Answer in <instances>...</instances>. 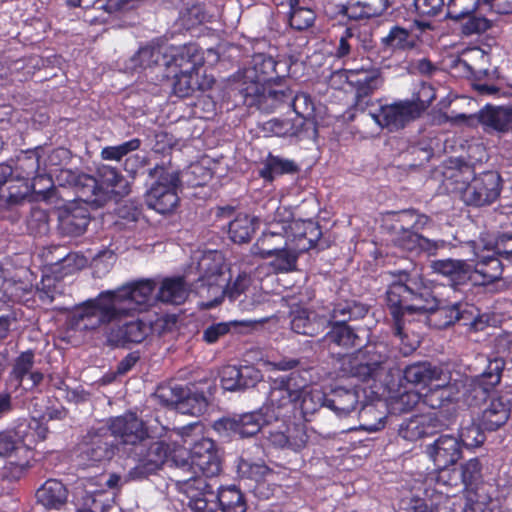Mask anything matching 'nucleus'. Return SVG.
Instances as JSON below:
<instances>
[{"label":"nucleus","instance_id":"obj_1","mask_svg":"<svg viewBox=\"0 0 512 512\" xmlns=\"http://www.w3.org/2000/svg\"><path fill=\"white\" fill-rule=\"evenodd\" d=\"M155 287L154 281L146 279L101 292L75 307L68 325L74 331L92 332L133 312L145 311L158 301Z\"/></svg>","mask_w":512,"mask_h":512},{"label":"nucleus","instance_id":"obj_2","mask_svg":"<svg viewBox=\"0 0 512 512\" xmlns=\"http://www.w3.org/2000/svg\"><path fill=\"white\" fill-rule=\"evenodd\" d=\"M387 301L394 319L395 336L400 341V350L408 355L419 346L420 336L414 332L409 335L406 323L424 320L427 313L437 310L438 302L416 271L411 274L401 272L399 279L393 281L388 288Z\"/></svg>","mask_w":512,"mask_h":512},{"label":"nucleus","instance_id":"obj_3","mask_svg":"<svg viewBox=\"0 0 512 512\" xmlns=\"http://www.w3.org/2000/svg\"><path fill=\"white\" fill-rule=\"evenodd\" d=\"M292 380L271 379L266 402L259 410L238 418L220 419L214 423L215 430L227 436L250 437L257 434L264 425L289 417L295 408L293 400L297 396L296 383Z\"/></svg>","mask_w":512,"mask_h":512},{"label":"nucleus","instance_id":"obj_4","mask_svg":"<svg viewBox=\"0 0 512 512\" xmlns=\"http://www.w3.org/2000/svg\"><path fill=\"white\" fill-rule=\"evenodd\" d=\"M198 270L201 277L196 284L195 291L203 299L201 306L204 308L216 306L225 295L236 298L250 283L249 276L242 273L230 285V269L226 265L223 255L217 251L204 253L198 261Z\"/></svg>","mask_w":512,"mask_h":512},{"label":"nucleus","instance_id":"obj_5","mask_svg":"<svg viewBox=\"0 0 512 512\" xmlns=\"http://www.w3.org/2000/svg\"><path fill=\"white\" fill-rule=\"evenodd\" d=\"M276 61L266 54H255L249 64L239 73V89L249 104L261 103L267 98L281 101L288 97V90L280 85L282 77L277 71Z\"/></svg>","mask_w":512,"mask_h":512},{"label":"nucleus","instance_id":"obj_6","mask_svg":"<svg viewBox=\"0 0 512 512\" xmlns=\"http://www.w3.org/2000/svg\"><path fill=\"white\" fill-rule=\"evenodd\" d=\"M478 259L474 269L464 260L443 259L431 263L434 273L445 277L452 285H461L471 282L473 285H487L501 276V267L498 259L480 253V247H474Z\"/></svg>","mask_w":512,"mask_h":512},{"label":"nucleus","instance_id":"obj_7","mask_svg":"<svg viewBox=\"0 0 512 512\" xmlns=\"http://www.w3.org/2000/svg\"><path fill=\"white\" fill-rule=\"evenodd\" d=\"M184 444H191L189 460L180 459L179 468H197L208 477L217 475L221 470L219 451L213 440L203 435V426L196 422L176 431Z\"/></svg>","mask_w":512,"mask_h":512},{"label":"nucleus","instance_id":"obj_8","mask_svg":"<svg viewBox=\"0 0 512 512\" xmlns=\"http://www.w3.org/2000/svg\"><path fill=\"white\" fill-rule=\"evenodd\" d=\"M405 379L412 384L426 388L422 394L423 401L433 409L444 406L445 400H450L456 390V384H450V374L429 363H415L404 371Z\"/></svg>","mask_w":512,"mask_h":512},{"label":"nucleus","instance_id":"obj_9","mask_svg":"<svg viewBox=\"0 0 512 512\" xmlns=\"http://www.w3.org/2000/svg\"><path fill=\"white\" fill-rule=\"evenodd\" d=\"M289 228L291 233H296V240L268 256L269 267L274 273L295 270L299 253L311 249L321 237L319 226L312 220H293Z\"/></svg>","mask_w":512,"mask_h":512},{"label":"nucleus","instance_id":"obj_10","mask_svg":"<svg viewBox=\"0 0 512 512\" xmlns=\"http://www.w3.org/2000/svg\"><path fill=\"white\" fill-rule=\"evenodd\" d=\"M156 181L146 193L148 207L160 214L172 212L178 205L180 173L173 167L157 166L150 172Z\"/></svg>","mask_w":512,"mask_h":512},{"label":"nucleus","instance_id":"obj_11","mask_svg":"<svg viewBox=\"0 0 512 512\" xmlns=\"http://www.w3.org/2000/svg\"><path fill=\"white\" fill-rule=\"evenodd\" d=\"M463 179L456 176L455 191L460 194L462 200L468 205L483 206L494 202L500 194V177L497 173L489 171L479 176L469 177L472 171L466 168L460 172Z\"/></svg>","mask_w":512,"mask_h":512},{"label":"nucleus","instance_id":"obj_12","mask_svg":"<svg viewBox=\"0 0 512 512\" xmlns=\"http://www.w3.org/2000/svg\"><path fill=\"white\" fill-rule=\"evenodd\" d=\"M289 217L290 212L286 208L277 209V216L252 246V255L268 259L269 255L275 254L296 240V233H291L289 228L294 219Z\"/></svg>","mask_w":512,"mask_h":512},{"label":"nucleus","instance_id":"obj_13","mask_svg":"<svg viewBox=\"0 0 512 512\" xmlns=\"http://www.w3.org/2000/svg\"><path fill=\"white\" fill-rule=\"evenodd\" d=\"M158 397L181 414L200 416L206 412L208 407L205 396L190 388L178 386L162 388L158 391Z\"/></svg>","mask_w":512,"mask_h":512},{"label":"nucleus","instance_id":"obj_14","mask_svg":"<svg viewBox=\"0 0 512 512\" xmlns=\"http://www.w3.org/2000/svg\"><path fill=\"white\" fill-rule=\"evenodd\" d=\"M369 114L379 127L394 131L419 117V110L412 102L404 100L381 105Z\"/></svg>","mask_w":512,"mask_h":512},{"label":"nucleus","instance_id":"obj_15","mask_svg":"<svg viewBox=\"0 0 512 512\" xmlns=\"http://www.w3.org/2000/svg\"><path fill=\"white\" fill-rule=\"evenodd\" d=\"M163 66L174 67L178 72H204V57L195 44L165 47Z\"/></svg>","mask_w":512,"mask_h":512},{"label":"nucleus","instance_id":"obj_16","mask_svg":"<svg viewBox=\"0 0 512 512\" xmlns=\"http://www.w3.org/2000/svg\"><path fill=\"white\" fill-rule=\"evenodd\" d=\"M426 453L437 468H448L462 457V449L457 437L441 435L426 447Z\"/></svg>","mask_w":512,"mask_h":512},{"label":"nucleus","instance_id":"obj_17","mask_svg":"<svg viewBox=\"0 0 512 512\" xmlns=\"http://www.w3.org/2000/svg\"><path fill=\"white\" fill-rule=\"evenodd\" d=\"M296 383L297 396L293 400L295 408L288 418L295 415L296 410L299 408L303 417L313 414L323 405H327V400L324 393L318 387L307 388L304 385V380L300 381L298 374L292 373L289 376H281L277 379H291Z\"/></svg>","mask_w":512,"mask_h":512},{"label":"nucleus","instance_id":"obj_18","mask_svg":"<svg viewBox=\"0 0 512 512\" xmlns=\"http://www.w3.org/2000/svg\"><path fill=\"white\" fill-rule=\"evenodd\" d=\"M150 334L149 324L137 319L109 327L106 331V340L112 346H125L129 343H141Z\"/></svg>","mask_w":512,"mask_h":512},{"label":"nucleus","instance_id":"obj_19","mask_svg":"<svg viewBox=\"0 0 512 512\" xmlns=\"http://www.w3.org/2000/svg\"><path fill=\"white\" fill-rule=\"evenodd\" d=\"M288 418H280L282 425L268 431V439L274 446L298 452L306 447L308 435L304 425L287 424Z\"/></svg>","mask_w":512,"mask_h":512},{"label":"nucleus","instance_id":"obj_20","mask_svg":"<svg viewBox=\"0 0 512 512\" xmlns=\"http://www.w3.org/2000/svg\"><path fill=\"white\" fill-rule=\"evenodd\" d=\"M262 379V373L254 366H224L220 372L223 389L236 391L255 386Z\"/></svg>","mask_w":512,"mask_h":512},{"label":"nucleus","instance_id":"obj_21","mask_svg":"<svg viewBox=\"0 0 512 512\" xmlns=\"http://www.w3.org/2000/svg\"><path fill=\"white\" fill-rule=\"evenodd\" d=\"M109 429L112 435L119 438L124 444H135L150 436V427L144 426L143 422L133 413L113 419Z\"/></svg>","mask_w":512,"mask_h":512},{"label":"nucleus","instance_id":"obj_22","mask_svg":"<svg viewBox=\"0 0 512 512\" xmlns=\"http://www.w3.org/2000/svg\"><path fill=\"white\" fill-rule=\"evenodd\" d=\"M510 412L511 403L507 396H492L482 412L480 425L485 430H496L507 422Z\"/></svg>","mask_w":512,"mask_h":512},{"label":"nucleus","instance_id":"obj_23","mask_svg":"<svg viewBox=\"0 0 512 512\" xmlns=\"http://www.w3.org/2000/svg\"><path fill=\"white\" fill-rule=\"evenodd\" d=\"M431 29V23L423 20H415L409 29L399 26L393 27L389 34L383 38V42L392 49H407L414 45L415 38L422 32Z\"/></svg>","mask_w":512,"mask_h":512},{"label":"nucleus","instance_id":"obj_24","mask_svg":"<svg viewBox=\"0 0 512 512\" xmlns=\"http://www.w3.org/2000/svg\"><path fill=\"white\" fill-rule=\"evenodd\" d=\"M213 82V77L205 72H177L173 91L179 97H188L198 90L209 89Z\"/></svg>","mask_w":512,"mask_h":512},{"label":"nucleus","instance_id":"obj_25","mask_svg":"<svg viewBox=\"0 0 512 512\" xmlns=\"http://www.w3.org/2000/svg\"><path fill=\"white\" fill-rule=\"evenodd\" d=\"M291 328L298 334L315 336L322 331L327 325L329 320L324 315H316L307 309H297L291 313Z\"/></svg>","mask_w":512,"mask_h":512},{"label":"nucleus","instance_id":"obj_26","mask_svg":"<svg viewBox=\"0 0 512 512\" xmlns=\"http://www.w3.org/2000/svg\"><path fill=\"white\" fill-rule=\"evenodd\" d=\"M440 427L435 414L417 415L401 425L400 435L409 441H415L436 432Z\"/></svg>","mask_w":512,"mask_h":512},{"label":"nucleus","instance_id":"obj_27","mask_svg":"<svg viewBox=\"0 0 512 512\" xmlns=\"http://www.w3.org/2000/svg\"><path fill=\"white\" fill-rule=\"evenodd\" d=\"M347 79L356 88L358 96H367L379 89L383 79L379 69L360 68L348 72Z\"/></svg>","mask_w":512,"mask_h":512},{"label":"nucleus","instance_id":"obj_28","mask_svg":"<svg viewBox=\"0 0 512 512\" xmlns=\"http://www.w3.org/2000/svg\"><path fill=\"white\" fill-rule=\"evenodd\" d=\"M459 482L456 469L438 468L436 472L427 477L425 494L428 497H433L434 493L448 497L450 489L457 486Z\"/></svg>","mask_w":512,"mask_h":512},{"label":"nucleus","instance_id":"obj_29","mask_svg":"<svg viewBox=\"0 0 512 512\" xmlns=\"http://www.w3.org/2000/svg\"><path fill=\"white\" fill-rule=\"evenodd\" d=\"M482 125L499 132L512 131V106H487L478 114Z\"/></svg>","mask_w":512,"mask_h":512},{"label":"nucleus","instance_id":"obj_30","mask_svg":"<svg viewBox=\"0 0 512 512\" xmlns=\"http://www.w3.org/2000/svg\"><path fill=\"white\" fill-rule=\"evenodd\" d=\"M388 7V0H350L344 6V14L354 20L381 15Z\"/></svg>","mask_w":512,"mask_h":512},{"label":"nucleus","instance_id":"obj_31","mask_svg":"<svg viewBox=\"0 0 512 512\" xmlns=\"http://www.w3.org/2000/svg\"><path fill=\"white\" fill-rule=\"evenodd\" d=\"M39 503L48 509H59L65 504L68 491L66 487L58 480H47L36 493Z\"/></svg>","mask_w":512,"mask_h":512},{"label":"nucleus","instance_id":"obj_32","mask_svg":"<svg viewBox=\"0 0 512 512\" xmlns=\"http://www.w3.org/2000/svg\"><path fill=\"white\" fill-rule=\"evenodd\" d=\"M188 294L189 290L183 278H165L158 288L157 299L163 303L179 305L185 302Z\"/></svg>","mask_w":512,"mask_h":512},{"label":"nucleus","instance_id":"obj_33","mask_svg":"<svg viewBox=\"0 0 512 512\" xmlns=\"http://www.w3.org/2000/svg\"><path fill=\"white\" fill-rule=\"evenodd\" d=\"M213 512H245L246 505L243 496L235 487L221 488L216 494V500L210 503Z\"/></svg>","mask_w":512,"mask_h":512},{"label":"nucleus","instance_id":"obj_34","mask_svg":"<svg viewBox=\"0 0 512 512\" xmlns=\"http://www.w3.org/2000/svg\"><path fill=\"white\" fill-rule=\"evenodd\" d=\"M476 246L480 247V253L485 256L498 259L501 268V261L512 263V235H502L495 242L481 239Z\"/></svg>","mask_w":512,"mask_h":512},{"label":"nucleus","instance_id":"obj_35","mask_svg":"<svg viewBox=\"0 0 512 512\" xmlns=\"http://www.w3.org/2000/svg\"><path fill=\"white\" fill-rule=\"evenodd\" d=\"M99 184L102 187L103 196L105 201L110 198L112 194L123 195L128 193L127 182L118 174L117 170L110 166H102L98 170Z\"/></svg>","mask_w":512,"mask_h":512},{"label":"nucleus","instance_id":"obj_36","mask_svg":"<svg viewBox=\"0 0 512 512\" xmlns=\"http://www.w3.org/2000/svg\"><path fill=\"white\" fill-rule=\"evenodd\" d=\"M451 314V319L446 324H451L452 319L462 320L464 325L478 331L484 329L489 323V317L487 315H479L477 308L472 305H465L464 308L461 305H455L451 309Z\"/></svg>","mask_w":512,"mask_h":512},{"label":"nucleus","instance_id":"obj_37","mask_svg":"<svg viewBox=\"0 0 512 512\" xmlns=\"http://www.w3.org/2000/svg\"><path fill=\"white\" fill-rule=\"evenodd\" d=\"M75 188L77 189L79 198L87 203L102 205L105 202V196H103L99 180L92 176L86 174L79 175L78 185H76Z\"/></svg>","mask_w":512,"mask_h":512},{"label":"nucleus","instance_id":"obj_38","mask_svg":"<svg viewBox=\"0 0 512 512\" xmlns=\"http://www.w3.org/2000/svg\"><path fill=\"white\" fill-rule=\"evenodd\" d=\"M256 218L248 214H239L229 224V236L235 243H244L250 240L255 232Z\"/></svg>","mask_w":512,"mask_h":512},{"label":"nucleus","instance_id":"obj_39","mask_svg":"<svg viewBox=\"0 0 512 512\" xmlns=\"http://www.w3.org/2000/svg\"><path fill=\"white\" fill-rule=\"evenodd\" d=\"M103 488L98 489L92 482L85 485L83 491L77 492V512H98L104 508L101 500L97 497L101 496Z\"/></svg>","mask_w":512,"mask_h":512},{"label":"nucleus","instance_id":"obj_40","mask_svg":"<svg viewBox=\"0 0 512 512\" xmlns=\"http://www.w3.org/2000/svg\"><path fill=\"white\" fill-rule=\"evenodd\" d=\"M33 358L34 355L32 352H24L16 359L13 368V375L20 382L24 381L25 375L29 374L27 378V380L30 382L28 386L29 388H32L40 383L43 378V375L40 372H30L33 366Z\"/></svg>","mask_w":512,"mask_h":512},{"label":"nucleus","instance_id":"obj_41","mask_svg":"<svg viewBox=\"0 0 512 512\" xmlns=\"http://www.w3.org/2000/svg\"><path fill=\"white\" fill-rule=\"evenodd\" d=\"M357 402L358 397L355 392L340 388L335 390L332 398L327 400V406L343 416L352 412Z\"/></svg>","mask_w":512,"mask_h":512},{"label":"nucleus","instance_id":"obj_42","mask_svg":"<svg viewBox=\"0 0 512 512\" xmlns=\"http://www.w3.org/2000/svg\"><path fill=\"white\" fill-rule=\"evenodd\" d=\"M459 481L467 488L473 489L482 480V463L479 458H471L458 467Z\"/></svg>","mask_w":512,"mask_h":512},{"label":"nucleus","instance_id":"obj_43","mask_svg":"<svg viewBox=\"0 0 512 512\" xmlns=\"http://www.w3.org/2000/svg\"><path fill=\"white\" fill-rule=\"evenodd\" d=\"M295 169L296 166L292 161L270 155L260 170V175L264 179L272 181L275 176L293 172Z\"/></svg>","mask_w":512,"mask_h":512},{"label":"nucleus","instance_id":"obj_44","mask_svg":"<svg viewBox=\"0 0 512 512\" xmlns=\"http://www.w3.org/2000/svg\"><path fill=\"white\" fill-rule=\"evenodd\" d=\"M328 336L339 346L355 347L361 345L359 336L354 333L351 327L343 324L342 320L333 324L331 331L328 333Z\"/></svg>","mask_w":512,"mask_h":512},{"label":"nucleus","instance_id":"obj_45","mask_svg":"<svg viewBox=\"0 0 512 512\" xmlns=\"http://www.w3.org/2000/svg\"><path fill=\"white\" fill-rule=\"evenodd\" d=\"M179 450L176 446L171 447L169 444L161 441L155 443L149 452V460L154 463L156 467L164 464L166 461H173L177 467L180 465L178 457Z\"/></svg>","mask_w":512,"mask_h":512},{"label":"nucleus","instance_id":"obj_46","mask_svg":"<svg viewBox=\"0 0 512 512\" xmlns=\"http://www.w3.org/2000/svg\"><path fill=\"white\" fill-rule=\"evenodd\" d=\"M482 428L480 424L477 425L474 423L462 426L458 437L460 445H463L467 449H474L481 446L485 441Z\"/></svg>","mask_w":512,"mask_h":512},{"label":"nucleus","instance_id":"obj_47","mask_svg":"<svg viewBox=\"0 0 512 512\" xmlns=\"http://www.w3.org/2000/svg\"><path fill=\"white\" fill-rule=\"evenodd\" d=\"M41 181H46L51 184L49 178H45L43 175H38L34 179V184L31 185L27 181H20L17 185L10 186L9 195L7 197V203L9 205H18L22 203L32 192V189Z\"/></svg>","mask_w":512,"mask_h":512},{"label":"nucleus","instance_id":"obj_48","mask_svg":"<svg viewBox=\"0 0 512 512\" xmlns=\"http://www.w3.org/2000/svg\"><path fill=\"white\" fill-rule=\"evenodd\" d=\"M366 312L365 307L356 303H339L333 309L331 317L327 318L329 320L328 324L331 323L332 320H334L335 323L342 320V323L345 324L346 320L362 317Z\"/></svg>","mask_w":512,"mask_h":512},{"label":"nucleus","instance_id":"obj_49","mask_svg":"<svg viewBox=\"0 0 512 512\" xmlns=\"http://www.w3.org/2000/svg\"><path fill=\"white\" fill-rule=\"evenodd\" d=\"M297 0H290V25L297 30L310 27L315 20V13L309 8L296 7Z\"/></svg>","mask_w":512,"mask_h":512},{"label":"nucleus","instance_id":"obj_50","mask_svg":"<svg viewBox=\"0 0 512 512\" xmlns=\"http://www.w3.org/2000/svg\"><path fill=\"white\" fill-rule=\"evenodd\" d=\"M237 468L241 477L252 479L256 482L265 479L271 473V470L263 463L250 462L244 459L239 461Z\"/></svg>","mask_w":512,"mask_h":512},{"label":"nucleus","instance_id":"obj_51","mask_svg":"<svg viewBox=\"0 0 512 512\" xmlns=\"http://www.w3.org/2000/svg\"><path fill=\"white\" fill-rule=\"evenodd\" d=\"M479 0H449L447 15L451 19L460 20L472 14L478 7Z\"/></svg>","mask_w":512,"mask_h":512},{"label":"nucleus","instance_id":"obj_52","mask_svg":"<svg viewBox=\"0 0 512 512\" xmlns=\"http://www.w3.org/2000/svg\"><path fill=\"white\" fill-rule=\"evenodd\" d=\"M165 53V47H143L141 48L133 61L140 67L147 68L153 64L163 65L162 57Z\"/></svg>","mask_w":512,"mask_h":512},{"label":"nucleus","instance_id":"obj_53","mask_svg":"<svg viewBox=\"0 0 512 512\" xmlns=\"http://www.w3.org/2000/svg\"><path fill=\"white\" fill-rule=\"evenodd\" d=\"M484 490V487H481L468 492L467 503L463 512H490L491 499L485 494Z\"/></svg>","mask_w":512,"mask_h":512},{"label":"nucleus","instance_id":"obj_54","mask_svg":"<svg viewBox=\"0 0 512 512\" xmlns=\"http://www.w3.org/2000/svg\"><path fill=\"white\" fill-rule=\"evenodd\" d=\"M83 453L91 462H98L110 459L114 454V448L109 446L108 443L103 442L99 437H96L91 446L87 447Z\"/></svg>","mask_w":512,"mask_h":512},{"label":"nucleus","instance_id":"obj_55","mask_svg":"<svg viewBox=\"0 0 512 512\" xmlns=\"http://www.w3.org/2000/svg\"><path fill=\"white\" fill-rule=\"evenodd\" d=\"M140 147L139 139H132L117 146H108L102 149L101 156L105 160L119 161L128 153Z\"/></svg>","mask_w":512,"mask_h":512},{"label":"nucleus","instance_id":"obj_56","mask_svg":"<svg viewBox=\"0 0 512 512\" xmlns=\"http://www.w3.org/2000/svg\"><path fill=\"white\" fill-rule=\"evenodd\" d=\"M64 224L71 234L80 235L86 230L89 224V218L86 211L78 210L68 215L64 220Z\"/></svg>","mask_w":512,"mask_h":512},{"label":"nucleus","instance_id":"obj_57","mask_svg":"<svg viewBox=\"0 0 512 512\" xmlns=\"http://www.w3.org/2000/svg\"><path fill=\"white\" fill-rule=\"evenodd\" d=\"M501 366L502 363L497 359L490 361V371L485 372L481 375V385H483L484 390H488L489 387H493L500 382Z\"/></svg>","mask_w":512,"mask_h":512},{"label":"nucleus","instance_id":"obj_58","mask_svg":"<svg viewBox=\"0 0 512 512\" xmlns=\"http://www.w3.org/2000/svg\"><path fill=\"white\" fill-rule=\"evenodd\" d=\"M435 97L433 87L428 84H422L416 99L411 102L418 108L420 115L431 104Z\"/></svg>","mask_w":512,"mask_h":512},{"label":"nucleus","instance_id":"obj_59","mask_svg":"<svg viewBox=\"0 0 512 512\" xmlns=\"http://www.w3.org/2000/svg\"><path fill=\"white\" fill-rule=\"evenodd\" d=\"M148 324L151 328V333L162 335L171 331L176 326V317L174 315H161Z\"/></svg>","mask_w":512,"mask_h":512},{"label":"nucleus","instance_id":"obj_60","mask_svg":"<svg viewBox=\"0 0 512 512\" xmlns=\"http://www.w3.org/2000/svg\"><path fill=\"white\" fill-rule=\"evenodd\" d=\"M50 174H55V178H56V182L60 185V186H76L78 185V176L80 174H76L75 172L71 171V170H68V169H60L59 171L57 170H50ZM51 176L50 175L49 177H46L44 176L46 179L49 178L51 181ZM52 185V183L49 185V183L47 182V187H50Z\"/></svg>","mask_w":512,"mask_h":512},{"label":"nucleus","instance_id":"obj_61","mask_svg":"<svg viewBox=\"0 0 512 512\" xmlns=\"http://www.w3.org/2000/svg\"><path fill=\"white\" fill-rule=\"evenodd\" d=\"M417 12L421 15H436L443 7L444 0H414Z\"/></svg>","mask_w":512,"mask_h":512},{"label":"nucleus","instance_id":"obj_62","mask_svg":"<svg viewBox=\"0 0 512 512\" xmlns=\"http://www.w3.org/2000/svg\"><path fill=\"white\" fill-rule=\"evenodd\" d=\"M400 229L403 230V233L398 240V244L405 250L418 251L420 241H416L415 238H421V235L409 231L408 229H404L402 225L400 226Z\"/></svg>","mask_w":512,"mask_h":512},{"label":"nucleus","instance_id":"obj_63","mask_svg":"<svg viewBox=\"0 0 512 512\" xmlns=\"http://www.w3.org/2000/svg\"><path fill=\"white\" fill-rule=\"evenodd\" d=\"M229 331V324L217 323L209 326L203 334V339L209 343H215L221 336L225 335Z\"/></svg>","mask_w":512,"mask_h":512},{"label":"nucleus","instance_id":"obj_64","mask_svg":"<svg viewBox=\"0 0 512 512\" xmlns=\"http://www.w3.org/2000/svg\"><path fill=\"white\" fill-rule=\"evenodd\" d=\"M16 448L17 444L11 432L0 433V456H8Z\"/></svg>","mask_w":512,"mask_h":512}]
</instances>
